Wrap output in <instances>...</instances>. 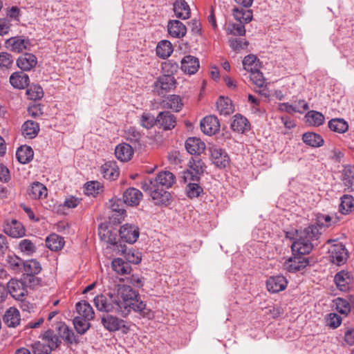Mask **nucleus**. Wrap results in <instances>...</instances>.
Masks as SVG:
<instances>
[{
    "mask_svg": "<svg viewBox=\"0 0 354 354\" xmlns=\"http://www.w3.org/2000/svg\"><path fill=\"white\" fill-rule=\"evenodd\" d=\"M103 283L109 289L106 295H98L93 301L96 308L101 312L118 314L127 317L131 310L138 313L142 317H148L150 310L138 299L137 291L128 285L117 284L113 279L106 277Z\"/></svg>",
    "mask_w": 354,
    "mask_h": 354,
    "instance_id": "f257e3e1",
    "label": "nucleus"
},
{
    "mask_svg": "<svg viewBox=\"0 0 354 354\" xmlns=\"http://www.w3.org/2000/svg\"><path fill=\"white\" fill-rule=\"evenodd\" d=\"M292 256L284 263V268L290 272H295L306 268L308 263V259L304 255L309 254L313 249V244L308 241L296 240L291 245Z\"/></svg>",
    "mask_w": 354,
    "mask_h": 354,
    "instance_id": "f03ea898",
    "label": "nucleus"
},
{
    "mask_svg": "<svg viewBox=\"0 0 354 354\" xmlns=\"http://www.w3.org/2000/svg\"><path fill=\"white\" fill-rule=\"evenodd\" d=\"M141 188L147 193L156 205L167 206L171 201V194L157 185L151 180H144L140 183Z\"/></svg>",
    "mask_w": 354,
    "mask_h": 354,
    "instance_id": "7ed1b4c3",
    "label": "nucleus"
},
{
    "mask_svg": "<svg viewBox=\"0 0 354 354\" xmlns=\"http://www.w3.org/2000/svg\"><path fill=\"white\" fill-rule=\"evenodd\" d=\"M191 170H187L183 172V178L185 183L188 180L198 181L200 176L203 174L205 170V164L202 160L198 158H192L189 162Z\"/></svg>",
    "mask_w": 354,
    "mask_h": 354,
    "instance_id": "20e7f679",
    "label": "nucleus"
},
{
    "mask_svg": "<svg viewBox=\"0 0 354 354\" xmlns=\"http://www.w3.org/2000/svg\"><path fill=\"white\" fill-rule=\"evenodd\" d=\"M176 86V80L173 75H163L160 76L154 82V91L164 96L167 93L173 91Z\"/></svg>",
    "mask_w": 354,
    "mask_h": 354,
    "instance_id": "39448f33",
    "label": "nucleus"
},
{
    "mask_svg": "<svg viewBox=\"0 0 354 354\" xmlns=\"http://www.w3.org/2000/svg\"><path fill=\"white\" fill-rule=\"evenodd\" d=\"M328 254L330 261L338 266L345 263L348 257L345 245L341 243L332 245L328 249Z\"/></svg>",
    "mask_w": 354,
    "mask_h": 354,
    "instance_id": "423d86ee",
    "label": "nucleus"
},
{
    "mask_svg": "<svg viewBox=\"0 0 354 354\" xmlns=\"http://www.w3.org/2000/svg\"><path fill=\"white\" fill-rule=\"evenodd\" d=\"M213 163L218 168H225L230 164L228 154L221 148L212 146L209 148Z\"/></svg>",
    "mask_w": 354,
    "mask_h": 354,
    "instance_id": "0eeeda50",
    "label": "nucleus"
},
{
    "mask_svg": "<svg viewBox=\"0 0 354 354\" xmlns=\"http://www.w3.org/2000/svg\"><path fill=\"white\" fill-rule=\"evenodd\" d=\"M120 238L128 243H134L139 237V228L133 224H124L119 230Z\"/></svg>",
    "mask_w": 354,
    "mask_h": 354,
    "instance_id": "6e6552de",
    "label": "nucleus"
},
{
    "mask_svg": "<svg viewBox=\"0 0 354 354\" xmlns=\"http://www.w3.org/2000/svg\"><path fill=\"white\" fill-rule=\"evenodd\" d=\"M5 45L8 49L15 53H21L24 50H29L31 46L29 39L19 36L8 39Z\"/></svg>",
    "mask_w": 354,
    "mask_h": 354,
    "instance_id": "1a4fd4ad",
    "label": "nucleus"
},
{
    "mask_svg": "<svg viewBox=\"0 0 354 354\" xmlns=\"http://www.w3.org/2000/svg\"><path fill=\"white\" fill-rule=\"evenodd\" d=\"M9 292L10 295L18 300L22 298L27 294V290L24 283L18 279H12L7 284V292Z\"/></svg>",
    "mask_w": 354,
    "mask_h": 354,
    "instance_id": "9d476101",
    "label": "nucleus"
},
{
    "mask_svg": "<svg viewBox=\"0 0 354 354\" xmlns=\"http://www.w3.org/2000/svg\"><path fill=\"white\" fill-rule=\"evenodd\" d=\"M4 232L13 238H19L25 235V229L16 219L6 220L3 225Z\"/></svg>",
    "mask_w": 354,
    "mask_h": 354,
    "instance_id": "9b49d317",
    "label": "nucleus"
},
{
    "mask_svg": "<svg viewBox=\"0 0 354 354\" xmlns=\"http://www.w3.org/2000/svg\"><path fill=\"white\" fill-rule=\"evenodd\" d=\"M145 180H151L154 185L164 187L167 189L171 187L175 182L176 177L170 171H162L158 173L156 178H148Z\"/></svg>",
    "mask_w": 354,
    "mask_h": 354,
    "instance_id": "f8f14e48",
    "label": "nucleus"
},
{
    "mask_svg": "<svg viewBox=\"0 0 354 354\" xmlns=\"http://www.w3.org/2000/svg\"><path fill=\"white\" fill-rule=\"evenodd\" d=\"M201 129L207 135L215 134L220 129V123L218 118L214 115L205 117L201 122Z\"/></svg>",
    "mask_w": 354,
    "mask_h": 354,
    "instance_id": "ddd939ff",
    "label": "nucleus"
},
{
    "mask_svg": "<svg viewBox=\"0 0 354 354\" xmlns=\"http://www.w3.org/2000/svg\"><path fill=\"white\" fill-rule=\"evenodd\" d=\"M57 330L59 338H62L66 344H77L79 343L78 337L65 323L59 322L57 326Z\"/></svg>",
    "mask_w": 354,
    "mask_h": 354,
    "instance_id": "4468645a",
    "label": "nucleus"
},
{
    "mask_svg": "<svg viewBox=\"0 0 354 354\" xmlns=\"http://www.w3.org/2000/svg\"><path fill=\"white\" fill-rule=\"evenodd\" d=\"M288 284L287 279L282 275L270 277L266 282L268 290L277 293L286 289Z\"/></svg>",
    "mask_w": 354,
    "mask_h": 354,
    "instance_id": "2eb2a0df",
    "label": "nucleus"
},
{
    "mask_svg": "<svg viewBox=\"0 0 354 354\" xmlns=\"http://www.w3.org/2000/svg\"><path fill=\"white\" fill-rule=\"evenodd\" d=\"M98 234L101 240L110 244L113 246V250L119 251L120 250V245H122L118 240L117 234L109 230L106 227H100L99 228Z\"/></svg>",
    "mask_w": 354,
    "mask_h": 354,
    "instance_id": "dca6fc26",
    "label": "nucleus"
},
{
    "mask_svg": "<svg viewBox=\"0 0 354 354\" xmlns=\"http://www.w3.org/2000/svg\"><path fill=\"white\" fill-rule=\"evenodd\" d=\"M187 151L192 155H200L205 149V144L201 139L190 137L187 138L185 143Z\"/></svg>",
    "mask_w": 354,
    "mask_h": 354,
    "instance_id": "f3484780",
    "label": "nucleus"
},
{
    "mask_svg": "<svg viewBox=\"0 0 354 354\" xmlns=\"http://www.w3.org/2000/svg\"><path fill=\"white\" fill-rule=\"evenodd\" d=\"M182 71L189 75L196 73L200 66L199 60L197 57L192 55H185L181 60Z\"/></svg>",
    "mask_w": 354,
    "mask_h": 354,
    "instance_id": "a211bd4d",
    "label": "nucleus"
},
{
    "mask_svg": "<svg viewBox=\"0 0 354 354\" xmlns=\"http://www.w3.org/2000/svg\"><path fill=\"white\" fill-rule=\"evenodd\" d=\"M37 64L36 56L32 53H24L17 59V66L24 71H30Z\"/></svg>",
    "mask_w": 354,
    "mask_h": 354,
    "instance_id": "6ab92c4d",
    "label": "nucleus"
},
{
    "mask_svg": "<svg viewBox=\"0 0 354 354\" xmlns=\"http://www.w3.org/2000/svg\"><path fill=\"white\" fill-rule=\"evenodd\" d=\"M157 123L165 130H169L175 127L176 119L172 113L165 111L158 113Z\"/></svg>",
    "mask_w": 354,
    "mask_h": 354,
    "instance_id": "aec40b11",
    "label": "nucleus"
},
{
    "mask_svg": "<svg viewBox=\"0 0 354 354\" xmlns=\"http://www.w3.org/2000/svg\"><path fill=\"white\" fill-rule=\"evenodd\" d=\"M168 33L175 38H182L187 32V28L178 20H170L167 25Z\"/></svg>",
    "mask_w": 354,
    "mask_h": 354,
    "instance_id": "412c9836",
    "label": "nucleus"
},
{
    "mask_svg": "<svg viewBox=\"0 0 354 354\" xmlns=\"http://www.w3.org/2000/svg\"><path fill=\"white\" fill-rule=\"evenodd\" d=\"M142 193L138 189L130 187L123 194V201L131 206H137L142 198Z\"/></svg>",
    "mask_w": 354,
    "mask_h": 354,
    "instance_id": "4be33fe9",
    "label": "nucleus"
},
{
    "mask_svg": "<svg viewBox=\"0 0 354 354\" xmlns=\"http://www.w3.org/2000/svg\"><path fill=\"white\" fill-rule=\"evenodd\" d=\"M10 83L14 88L24 89L29 84V77L22 71L15 72L10 77Z\"/></svg>",
    "mask_w": 354,
    "mask_h": 354,
    "instance_id": "5701e85b",
    "label": "nucleus"
},
{
    "mask_svg": "<svg viewBox=\"0 0 354 354\" xmlns=\"http://www.w3.org/2000/svg\"><path fill=\"white\" fill-rule=\"evenodd\" d=\"M101 173L104 178L113 180L118 177L120 171L115 162L109 161L101 167Z\"/></svg>",
    "mask_w": 354,
    "mask_h": 354,
    "instance_id": "b1692460",
    "label": "nucleus"
},
{
    "mask_svg": "<svg viewBox=\"0 0 354 354\" xmlns=\"http://www.w3.org/2000/svg\"><path fill=\"white\" fill-rule=\"evenodd\" d=\"M101 322L103 326L109 331L118 330L124 326V321L112 315H106L102 317Z\"/></svg>",
    "mask_w": 354,
    "mask_h": 354,
    "instance_id": "393cba45",
    "label": "nucleus"
},
{
    "mask_svg": "<svg viewBox=\"0 0 354 354\" xmlns=\"http://www.w3.org/2000/svg\"><path fill=\"white\" fill-rule=\"evenodd\" d=\"M116 158L122 162L130 160L133 154L132 147L127 143L118 145L115 149Z\"/></svg>",
    "mask_w": 354,
    "mask_h": 354,
    "instance_id": "a878e982",
    "label": "nucleus"
},
{
    "mask_svg": "<svg viewBox=\"0 0 354 354\" xmlns=\"http://www.w3.org/2000/svg\"><path fill=\"white\" fill-rule=\"evenodd\" d=\"M174 11L177 18L187 19L190 17V8L184 0H177L174 3Z\"/></svg>",
    "mask_w": 354,
    "mask_h": 354,
    "instance_id": "bb28decb",
    "label": "nucleus"
},
{
    "mask_svg": "<svg viewBox=\"0 0 354 354\" xmlns=\"http://www.w3.org/2000/svg\"><path fill=\"white\" fill-rule=\"evenodd\" d=\"M352 279L349 272L344 270L337 272L335 276V282L337 287L342 291H346L349 288V284Z\"/></svg>",
    "mask_w": 354,
    "mask_h": 354,
    "instance_id": "cd10ccee",
    "label": "nucleus"
},
{
    "mask_svg": "<svg viewBox=\"0 0 354 354\" xmlns=\"http://www.w3.org/2000/svg\"><path fill=\"white\" fill-rule=\"evenodd\" d=\"M20 315L15 308H10L3 315V321L8 327H16L20 323Z\"/></svg>",
    "mask_w": 354,
    "mask_h": 354,
    "instance_id": "c85d7f7f",
    "label": "nucleus"
},
{
    "mask_svg": "<svg viewBox=\"0 0 354 354\" xmlns=\"http://www.w3.org/2000/svg\"><path fill=\"white\" fill-rule=\"evenodd\" d=\"M303 142L312 147H319L324 145V139L319 135L314 132H306L302 136Z\"/></svg>",
    "mask_w": 354,
    "mask_h": 354,
    "instance_id": "c756f323",
    "label": "nucleus"
},
{
    "mask_svg": "<svg viewBox=\"0 0 354 354\" xmlns=\"http://www.w3.org/2000/svg\"><path fill=\"white\" fill-rule=\"evenodd\" d=\"M28 194L32 199H39L47 195V189L41 183L35 182L28 188Z\"/></svg>",
    "mask_w": 354,
    "mask_h": 354,
    "instance_id": "7c9ffc66",
    "label": "nucleus"
},
{
    "mask_svg": "<svg viewBox=\"0 0 354 354\" xmlns=\"http://www.w3.org/2000/svg\"><path fill=\"white\" fill-rule=\"evenodd\" d=\"M111 267L118 274L124 275L128 274L131 271V265L122 258H116L112 261Z\"/></svg>",
    "mask_w": 354,
    "mask_h": 354,
    "instance_id": "2f4dec72",
    "label": "nucleus"
},
{
    "mask_svg": "<svg viewBox=\"0 0 354 354\" xmlns=\"http://www.w3.org/2000/svg\"><path fill=\"white\" fill-rule=\"evenodd\" d=\"M34 152L30 147L24 145L19 147L16 151V157L18 161L22 164H26L33 158Z\"/></svg>",
    "mask_w": 354,
    "mask_h": 354,
    "instance_id": "473e14b6",
    "label": "nucleus"
},
{
    "mask_svg": "<svg viewBox=\"0 0 354 354\" xmlns=\"http://www.w3.org/2000/svg\"><path fill=\"white\" fill-rule=\"evenodd\" d=\"M76 310L80 315L79 317H83L87 320H91L94 317V311L91 306L85 301L78 302L76 304Z\"/></svg>",
    "mask_w": 354,
    "mask_h": 354,
    "instance_id": "72a5a7b5",
    "label": "nucleus"
},
{
    "mask_svg": "<svg viewBox=\"0 0 354 354\" xmlns=\"http://www.w3.org/2000/svg\"><path fill=\"white\" fill-rule=\"evenodd\" d=\"M231 129L234 131L243 133L250 129V124L245 117L235 115L231 123Z\"/></svg>",
    "mask_w": 354,
    "mask_h": 354,
    "instance_id": "f704fd0d",
    "label": "nucleus"
},
{
    "mask_svg": "<svg viewBox=\"0 0 354 354\" xmlns=\"http://www.w3.org/2000/svg\"><path fill=\"white\" fill-rule=\"evenodd\" d=\"M41 270V266L39 261L35 259H30L24 261L22 272H24L29 276H34L39 274Z\"/></svg>",
    "mask_w": 354,
    "mask_h": 354,
    "instance_id": "c9c22d12",
    "label": "nucleus"
},
{
    "mask_svg": "<svg viewBox=\"0 0 354 354\" xmlns=\"http://www.w3.org/2000/svg\"><path fill=\"white\" fill-rule=\"evenodd\" d=\"M64 245V239L56 234H52L46 239V245L52 251L60 250Z\"/></svg>",
    "mask_w": 354,
    "mask_h": 354,
    "instance_id": "e433bc0d",
    "label": "nucleus"
},
{
    "mask_svg": "<svg viewBox=\"0 0 354 354\" xmlns=\"http://www.w3.org/2000/svg\"><path fill=\"white\" fill-rule=\"evenodd\" d=\"M39 131V124L32 120H28L25 122L22 126V133L26 138L30 139L36 137Z\"/></svg>",
    "mask_w": 354,
    "mask_h": 354,
    "instance_id": "4c0bfd02",
    "label": "nucleus"
},
{
    "mask_svg": "<svg viewBox=\"0 0 354 354\" xmlns=\"http://www.w3.org/2000/svg\"><path fill=\"white\" fill-rule=\"evenodd\" d=\"M342 181L346 189L354 191V165L345 167Z\"/></svg>",
    "mask_w": 354,
    "mask_h": 354,
    "instance_id": "58836bf2",
    "label": "nucleus"
},
{
    "mask_svg": "<svg viewBox=\"0 0 354 354\" xmlns=\"http://www.w3.org/2000/svg\"><path fill=\"white\" fill-rule=\"evenodd\" d=\"M156 51L159 57L166 59L173 52L172 44L167 40H162L158 44Z\"/></svg>",
    "mask_w": 354,
    "mask_h": 354,
    "instance_id": "ea45409f",
    "label": "nucleus"
},
{
    "mask_svg": "<svg viewBox=\"0 0 354 354\" xmlns=\"http://www.w3.org/2000/svg\"><path fill=\"white\" fill-rule=\"evenodd\" d=\"M42 339L48 343V346L50 347L51 351L57 348L62 344V341L59 336L55 334L52 330H48L42 335Z\"/></svg>",
    "mask_w": 354,
    "mask_h": 354,
    "instance_id": "a19ab883",
    "label": "nucleus"
},
{
    "mask_svg": "<svg viewBox=\"0 0 354 354\" xmlns=\"http://www.w3.org/2000/svg\"><path fill=\"white\" fill-rule=\"evenodd\" d=\"M233 16L237 21L242 24H248L252 19V11L251 10L234 8L233 9Z\"/></svg>",
    "mask_w": 354,
    "mask_h": 354,
    "instance_id": "79ce46f5",
    "label": "nucleus"
},
{
    "mask_svg": "<svg viewBox=\"0 0 354 354\" xmlns=\"http://www.w3.org/2000/svg\"><path fill=\"white\" fill-rule=\"evenodd\" d=\"M306 122L313 127H319L325 121L324 115L316 111H309L305 115Z\"/></svg>",
    "mask_w": 354,
    "mask_h": 354,
    "instance_id": "37998d69",
    "label": "nucleus"
},
{
    "mask_svg": "<svg viewBox=\"0 0 354 354\" xmlns=\"http://www.w3.org/2000/svg\"><path fill=\"white\" fill-rule=\"evenodd\" d=\"M301 234L302 235H301L297 240L304 239L308 241L310 243H312V240H317L320 235L318 227L315 225H310L305 228Z\"/></svg>",
    "mask_w": 354,
    "mask_h": 354,
    "instance_id": "c03bdc74",
    "label": "nucleus"
},
{
    "mask_svg": "<svg viewBox=\"0 0 354 354\" xmlns=\"http://www.w3.org/2000/svg\"><path fill=\"white\" fill-rule=\"evenodd\" d=\"M328 128L334 132L343 133L348 130V125L343 119L334 118L328 122Z\"/></svg>",
    "mask_w": 354,
    "mask_h": 354,
    "instance_id": "a18cd8bd",
    "label": "nucleus"
},
{
    "mask_svg": "<svg viewBox=\"0 0 354 354\" xmlns=\"http://www.w3.org/2000/svg\"><path fill=\"white\" fill-rule=\"evenodd\" d=\"M24 261H23L21 258L15 254L8 255L6 258V262L9 269L15 273L22 272Z\"/></svg>",
    "mask_w": 354,
    "mask_h": 354,
    "instance_id": "49530a36",
    "label": "nucleus"
},
{
    "mask_svg": "<svg viewBox=\"0 0 354 354\" xmlns=\"http://www.w3.org/2000/svg\"><path fill=\"white\" fill-rule=\"evenodd\" d=\"M124 255L126 261L130 263L138 264L141 261V257L138 252H136L134 250L126 251V245H120V250L118 252Z\"/></svg>",
    "mask_w": 354,
    "mask_h": 354,
    "instance_id": "de8ad7c7",
    "label": "nucleus"
},
{
    "mask_svg": "<svg viewBox=\"0 0 354 354\" xmlns=\"http://www.w3.org/2000/svg\"><path fill=\"white\" fill-rule=\"evenodd\" d=\"M164 103V107L173 109L176 112L181 110L183 106L181 97L177 95H169Z\"/></svg>",
    "mask_w": 354,
    "mask_h": 354,
    "instance_id": "09e8293b",
    "label": "nucleus"
},
{
    "mask_svg": "<svg viewBox=\"0 0 354 354\" xmlns=\"http://www.w3.org/2000/svg\"><path fill=\"white\" fill-rule=\"evenodd\" d=\"M354 207V198L351 195L345 194L341 198L339 212L343 214H347Z\"/></svg>",
    "mask_w": 354,
    "mask_h": 354,
    "instance_id": "8fccbe9b",
    "label": "nucleus"
},
{
    "mask_svg": "<svg viewBox=\"0 0 354 354\" xmlns=\"http://www.w3.org/2000/svg\"><path fill=\"white\" fill-rule=\"evenodd\" d=\"M216 106L221 115H230L233 111L231 101L227 97H220L216 102Z\"/></svg>",
    "mask_w": 354,
    "mask_h": 354,
    "instance_id": "3c124183",
    "label": "nucleus"
},
{
    "mask_svg": "<svg viewBox=\"0 0 354 354\" xmlns=\"http://www.w3.org/2000/svg\"><path fill=\"white\" fill-rule=\"evenodd\" d=\"M196 181L188 180L186 187V194L189 198H197L203 193V188Z\"/></svg>",
    "mask_w": 354,
    "mask_h": 354,
    "instance_id": "603ef678",
    "label": "nucleus"
},
{
    "mask_svg": "<svg viewBox=\"0 0 354 354\" xmlns=\"http://www.w3.org/2000/svg\"><path fill=\"white\" fill-rule=\"evenodd\" d=\"M89 321L90 320H87L83 317H75L73 319V325L77 333L80 335L84 334L91 326Z\"/></svg>",
    "mask_w": 354,
    "mask_h": 354,
    "instance_id": "864d4df0",
    "label": "nucleus"
},
{
    "mask_svg": "<svg viewBox=\"0 0 354 354\" xmlns=\"http://www.w3.org/2000/svg\"><path fill=\"white\" fill-rule=\"evenodd\" d=\"M19 249L26 255H32L36 252L35 245L29 239H23L19 243Z\"/></svg>",
    "mask_w": 354,
    "mask_h": 354,
    "instance_id": "5fc2aeb1",
    "label": "nucleus"
},
{
    "mask_svg": "<svg viewBox=\"0 0 354 354\" xmlns=\"http://www.w3.org/2000/svg\"><path fill=\"white\" fill-rule=\"evenodd\" d=\"M337 310L343 315H348L351 311V304L349 301L341 297H337L335 300Z\"/></svg>",
    "mask_w": 354,
    "mask_h": 354,
    "instance_id": "6e6d98bb",
    "label": "nucleus"
},
{
    "mask_svg": "<svg viewBox=\"0 0 354 354\" xmlns=\"http://www.w3.org/2000/svg\"><path fill=\"white\" fill-rule=\"evenodd\" d=\"M243 66L245 70L251 71L254 68H258L259 60L254 55H247L243 60Z\"/></svg>",
    "mask_w": 354,
    "mask_h": 354,
    "instance_id": "4d7b16f0",
    "label": "nucleus"
},
{
    "mask_svg": "<svg viewBox=\"0 0 354 354\" xmlns=\"http://www.w3.org/2000/svg\"><path fill=\"white\" fill-rule=\"evenodd\" d=\"M250 72L251 81L257 87L263 88L266 83V79L264 78L263 73H261L258 68H254V70Z\"/></svg>",
    "mask_w": 354,
    "mask_h": 354,
    "instance_id": "13d9d810",
    "label": "nucleus"
},
{
    "mask_svg": "<svg viewBox=\"0 0 354 354\" xmlns=\"http://www.w3.org/2000/svg\"><path fill=\"white\" fill-rule=\"evenodd\" d=\"M12 55L7 52L0 53V70L5 71L10 68L13 64Z\"/></svg>",
    "mask_w": 354,
    "mask_h": 354,
    "instance_id": "bf43d9fd",
    "label": "nucleus"
},
{
    "mask_svg": "<svg viewBox=\"0 0 354 354\" xmlns=\"http://www.w3.org/2000/svg\"><path fill=\"white\" fill-rule=\"evenodd\" d=\"M227 32L235 36H243L245 34L244 24L239 22L229 24Z\"/></svg>",
    "mask_w": 354,
    "mask_h": 354,
    "instance_id": "052dcab7",
    "label": "nucleus"
},
{
    "mask_svg": "<svg viewBox=\"0 0 354 354\" xmlns=\"http://www.w3.org/2000/svg\"><path fill=\"white\" fill-rule=\"evenodd\" d=\"M156 123L157 118H155L154 116L152 115L151 114L144 113L142 115L140 119V124L143 127L146 129H150Z\"/></svg>",
    "mask_w": 354,
    "mask_h": 354,
    "instance_id": "680f3d73",
    "label": "nucleus"
},
{
    "mask_svg": "<svg viewBox=\"0 0 354 354\" xmlns=\"http://www.w3.org/2000/svg\"><path fill=\"white\" fill-rule=\"evenodd\" d=\"M229 44L234 50L239 51L246 48L248 43L244 39L232 38L229 39Z\"/></svg>",
    "mask_w": 354,
    "mask_h": 354,
    "instance_id": "e2e57ef3",
    "label": "nucleus"
},
{
    "mask_svg": "<svg viewBox=\"0 0 354 354\" xmlns=\"http://www.w3.org/2000/svg\"><path fill=\"white\" fill-rule=\"evenodd\" d=\"M31 346L34 354H50L52 351L47 344L40 342L32 344Z\"/></svg>",
    "mask_w": 354,
    "mask_h": 354,
    "instance_id": "0e129e2a",
    "label": "nucleus"
},
{
    "mask_svg": "<svg viewBox=\"0 0 354 354\" xmlns=\"http://www.w3.org/2000/svg\"><path fill=\"white\" fill-rule=\"evenodd\" d=\"M327 325L333 328H337L342 323V317L336 313H330L326 319Z\"/></svg>",
    "mask_w": 354,
    "mask_h": 354,
    "instance_id": "69168bd1",
    "label": "nucleus"
},
{
    "mask_svg": "<svg viewBox=\"0 0 354 354\" xmlns=\"http://www.w3.org/2000/svg\"><path fill=\"white\" fill-rule=\"evenodd\" d=\"M26 93L30 99L34 100L41 99L44 95L43 90L40 86H35L34 89L30 88L26 91Z\"/></svg>",
    "mask_w": 354,
    "mask_h": 354,
    "instance_id": "338daca9",
    "label": "nucleus"
},
{
    "mask_svg": "<svg viewBox=\"0 0 354 354\" xmlns=\"http://www.w3.org/2000/svg\"><path fill=\"white\" fill-rule=\"evenodd\" d=\"M167 159L169 163L174 165H178L183 160L180 153L178 151H171L169 152Z\"/></svg>",
    "mask_w": 354,
    "mask_h": 354,
    "instance_id": "774afa93",
    "label": "nucleus"
}]
</instances>
